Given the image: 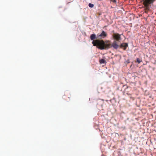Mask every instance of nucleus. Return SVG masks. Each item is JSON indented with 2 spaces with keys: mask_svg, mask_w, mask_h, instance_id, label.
<instances>
[{
  "mask_svg": "<svg viewBox=\"0 0 156 156\" xmlns=\"http://www.w3.org/2000/svg\"><path fill=\"white\" fill-rule=\"evenodd\" d=\"M92 43L94 46H97L99 49L101 50L105 49L112 47L117 49L119 47L115 40H114L112 44L109 40H106L104 41L103 40L97 39L96 41H94Z\"/></svg>",
  "mask_w": 156,
  "mask_h": 156,
  "instance_id": "f257e3e1",
  "label": "nucleus"
},
{
  "mask_svg": "<svg viewBox=\"0 0 156 156\" xmlns=\"http://www.w3.org/2000/svg\"><path fill=\"white\" fill-rule=\"evenodd\" d=\"M156 0H143L142 2L144 5L145 12L147 13L150 11L151 5L153 4Z\"/></svg>",
  "mask_w": 156,
  "mask_h": 156,
  "instance_id": "f03ea898",
  "label": "nucleus"
},
{
  "mask_svg": "<svg viewBox=\"0 0 156 156\" xmlns=\"http://www.w3.org/2000/svg\"><path fill=\"white\" fill-rule=\"evenodd\" d=\"M121 35L118 33H114L112 35V37L113 39L116 41L120 42V41L122 40Z\"/></svg>",
  "mask_w": 156,
  "mask_h": 156,
  "instance_id": "7ed1b4c3",
  "label": "nucleus"
},
{
  "mask_svg": "<svg viewBox=\"0 0 156 156\" xmlns=\"http://www.w3.org/2000/svg\"><path fill=\"white\" fill-rule=\"evenodd\" d=\"M107 34L103 30L100 34L97 35V38L99 39L104 38L107 37Z\"/></svg>",
  "mask_w": 156,
  "mask_h": 156,
  "instance_id": "20e7f679",
  "label": "nucleus"
},
{
  "mask_svg": "<svg viewBox=\"0 0 156 156\" xmlns=\"http://www.w3.org/2000/svg\"><path fill=\"white\" fill-rule=\"evenodd\" d=\"M128 45L127 43H124L120 44V48L123 49L124 50L126 49V48L128 47Z\"/></svg>",
  "mask_w": 156,
  "mask_h": 156,
  "instance_id": "39448f33",
  "label": "nucleus"
},
{
  "mask_svg": "<svg viewBox=\"0 0 156 156\" xmlns=\"http://www.w3.org/2000/svg\"><path fill=\"white\" fill-rule=\"evenodd\" d=\"M98 38H97V37H96V35L94 34H91V35L90 36V39L91 40H93V41H92V42L94 41H95V40H94V39ZM96 40H95L96 41Z\"/></svg>",
  "mask_w": 156,
  "mask_h": 156,
  "instance_id": "423d86ee",
  "label": "nucleus"
},
{
  "mask_svg": "<svg viewBox=\"0 0 156 156\" xmlns=\"http://www.w3.org/2000/svg\"><path fill=\"white\" fill-rule=\"evenodd\" d=\"M99 62L101 64L104 63L106 62V61L105 59L102 58L100 59Z\"/></svg>",
  "mask_w": 156,
  "mask_h": 156,
  "instance_id": "0eeeda50",
  "label": "nucleus"
},
{
  "mask_svg": "<svg viewBox=\"0 0 156 156\" xmlns=\"http://www.w3.org/2000/svg\"><path fill=\"white\" fill-rule=\"evenodd\" d=\"M66 95L67 96V97L69 99L70 97H71V95H70V93L69 92H68L66 94Z\"/></svg>",
  "mask_w": 156,
  "mask_h": 156,
  "instance_id": "6e6552de",
  "label": "nucleus"
},
{
  "mask_svg": "<svg viewBox=\"0 0 156 156\" xmlns=\"http://www.w3.org/2000/svg\"><path fill=\"white\" fill-rule=\"evenodd\" d=\"M136 61L139 63L141 62V61L140 59H139L138 58H137L136 59Z\"/></svg>",
  "mask_w": 156,
  "mask_h": 156,
  "instance_id": "1a4fd4ad",
  "label": "nucleus"
},
{
  "mask_svg": "<svg viewBox=\"0 0 156 156\" xmlns=\"http://www.w3.org/2000/svg\"><path fill=\"white\" fill-rule=\"evenodd\" d=\"M88 5L89 6V7H90V8H92L94 6V5L93 4H91V3H89V4Z\"/></svg>",
  "mask_w": 156,
  "mask_h": 156,
  "instance_id": "9d476101",
  "label": "nucleus"
},
{
  "mask_svg": "<svg viewBox=\"0 0 156 156\" xmlns=\"http://www.w3.org/2000/svg\"><path fill=\"white\" fill-rule=\"evenodd\" d=\"M65 95L64 96H63L62 98H63V99H65L67 101H69V100L67 99V98H65Z\"/></svg>",
  "mask_w": 156,
  "mask_h": 156,
  "instance_id": "9b49d317",
  "label": "nucleus"
},
{
  "mask_svg": "<svg viewBox=\"0 0 156 156\" xmlns=\"http://www.w3.org/2000/svg\"><path fill=\"white\" fill-rule=\"evenodd\" d=\"M112 2H114V3H115L116 2V1L115 0H113Z\"/></svg>",
  "mask_w": 156,
  "mask_h": 156,
  "instance_id": "f8f14e48",
  "label": "nucleus"
}]
</instances>
